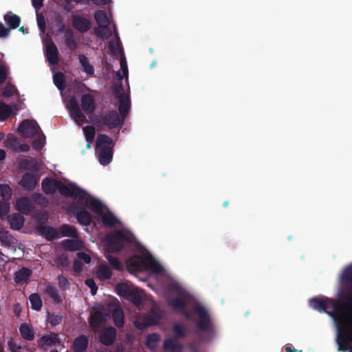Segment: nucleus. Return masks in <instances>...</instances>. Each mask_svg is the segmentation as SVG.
<instances>
[{
  "instance_id": "f257e3e1",
  "label": "nucleus",
  "mask_w": 352,
  "mask_h": 352,
  "mask_svg": "<svg viewBox=\"0 0 352 352\" xmlns=\"http://www.w3.org/2000/svg\"><path fill=\"white\" fill-rule=\"evenodd\" d=\"M342 288L339 297L343 301V310L339 309L338 302L335 299L327 297L313 298L309 300V305L314 309L324 312L332 317L336 322L349 320L351 327L339 330L337 336L338 350L352 352V264L346 266L340 274Z\"/></svg>"
},
{
  "instance_id": "f03ea898",
  "label": "nucleus",
  "mask_w": 352,
  "mask_h": 352,
  "mask_svg": "<svg viewBox=\"0 0 352 352\" xmlns=\"http://www.w3.org/2000/svg\"><path fill=\"white\" fill-rule=\"evenodd\" d=\"M80 107L74 97H71L67 105V108L70 113L71 117L78 125H82L87 122L84 111L86 114H92L96 109L95 98L90 94H84L80 100Z\"/></svg>"
},
{
  "instance_id": "7ed1b4c3",
  "label": "nucleus",
  "mask_w": 352,
  "mask_h": 352,
  "mask_svg": "<svg viewBox=\"0 0 352 352\" xmlns=\"http://www.w3.org/2000/svg\"><path fill=\"white\" fill-rule=\"evenodd\" d=\"M197 316L195 325L197 329L205 333L204 340H209L215 336L216 327L208 311L201 305H195L192 309Z\"/></svg>"
},
{
  "instance_id": "20e7f679",
  "label": "nucleus",
  "mask_w": 352,
  "mask_h": 352,
  "mask_svg": "<svg viewBox=\"0 0 352 352\" xmlns=\"http://www.w3.org/2000/svg\"><path fill=\"white\" fill-rule=\"evenodd\" d=\"M114 143L113 140L105 134H99L96 142V152L100 164L107 166L113 159Z\"/></svg>"
},
{
  "instance_id": "39448f33",
  "label": "nucleus",
  "mask_w": 352,
  "mask_h": 352,
  "mask_svg": "<svg viewBox=\"0 0 352 352\" xmlns=\"http://www.w3.org/2000/svg\"><path fill=\"white\" fill-rule=\"evenodd\" d=\"M42 190L46 195H53L58 190L60 195L71 197L74 195L75 191H78V186L75 184H70L68 186L62 182L49 177L43 179Z\"/></svg>"
},
{
  "instance_id": "423d86ee",
  "label": "nucleus",
  "mask_w": 352,
  "mask_h": 352,
  "mask_svg": "<svg viewBox=\"0 0 352 352\" xmlns=\"http://www.w3.org/2000/svg\"><path fill=\"white\" fill-rule=\"evenodd\" d=\"M126 265L130 271L139 272L146 269L151 272L159 273L162 271V266L152 256H133L126 261Z\"/></svg>"
},
{
  "instance_id": "0eeeda50",
  "label": "nucleus",
  "mask_w": 352,
  "mask_h": 352,
  "mask_svg": "<svg viewBox=\"0 0 352 352\" xmlns=\"http://www.w3.org/2000/svg\"><path fill=\"white\" fill-rule=\"evenodd\" d=\"M79 192L75 191L72 198L84 203V206L89 207L94 212L101 214L103 210V205L101 201L95 197L90 196L87 192L78 187Z\"/></svg>"
},
{
  "instance_id": "6e6552de",
  "label": "nucleus",
  "mask_w": 352,
  "mask_h": 352,
  "mask_svg": "<svg viewBox=\"0 0 352 352\" xmlns=\"http://www.w3.org/2000/svg\"><path fill=\"white\" fill-rule=\"evenodd\" d=\"M123 120L116 110H111L104 115L96 117L94 123L98 126H105L109 129H114L123 124Z\"/></svg>"
},
{
  "instance_id": "1a4fd4ad",
  "label": "nucleus",
  "mask_w": 352,
  "mask_h": 352,
  "mask_svg": "<svg viewBox=\"0 0 352 352\" xmlns=\"http://www.w3.org/2000/svg\"><path fill=\"white\" fill-rule=\"evenodd\" d=\"M107 248L111 253H117L122 250L124 243L129 242V236L122 230L107 236Z\"/></svg>"
},
{
  "instance_id": "9d476101",
  "label": "nucleus",
  "mask_w": 352,
  "mask_h": 352,
  "mask_svg": "<svg viewBox=\"0 0 352 352\" xmlns=\"http://www.w3.org/2000/svg\"><path fill=\"white\" fill-rule=\"evenodd\" d=\"M116 289L119 296L131 302L134 305L139 306L142 303V298L137 288L131 287L125 283H119L116 285Z\"/></svg>"
},
{
  "instance_id": "9b49d317",
  "label": "nucleus",
  "mask_w": 352,
  "mask_h": 352,
  "mask_svg": "<svg viewBox=\"0 0 352 352\" xmlns=\"http://www.w3.org/2000/svg\"><path fill=\"white\" fill-rule=\"evenodd\" d=\"M68 210L76 217L80 224L89 226L91 223V214L86 210L83 202L78 200L74 201L69 206Z\"/></svg>"
},
{
  "instance_id": "f8f14e48",
  "label": "nucleus",
  "mask_w": 352,
  "mask_h": 352,
  "mask_svg": "<svg viewBox=\"0 0 352 352\" xmlns=\"http://www.w3.org/2000/svg\"><path fill=\"white\" fill-rule=\"evenodd\" d=\"M21 135L25 138H32L39 134L41 129L36 120H24L18 128Z\"/></svg>"
},
{
  "instance_id": "ddd939ff",
  "label": "nucleus",
  "mask_w": 352,
  "mask_h": 352,
  "mask_svg": "<svg viewBox=\"0 0 352 352\" xmlns=\"http://www.w3.org/2000/svg\"><path fill=\"white\" fill-rule=\"evenodd\" d=\"M168 304L175 311L182 314L188 320H191L192 317L187 310V296L182 294L180 298H173L168 301Z\"/></svg>"
},
{
  "instance_id": "4468645a",
  "label": "nucleus",
  "mask_w": 352,
  "mask_h": 352,
  "mask_svg": "<svg viewBox=\"0 0 352 352\" xmlns=\"http://www.w3.org/2000/svg\"><path fill=\"white\" fill-rule=\"evenodd\" d=\"M72 23L73 28L80 33H85L88 32L91 26V21L88 16L83 14L72 15Z\"/></svg>"
},
{
  "instance_id": "2eb2a0df",
  "label": "nucleus",
  "mask_w": 352,
  "mask_h": 352,
  "mask_svg": "<svg viewBox=\"0 0 352 352\" xmlns=\"http://www.w3.org/2000/svg\"><path fill=\"white\" fill-rule=\"evenodd\" d=\"M117 332L114 327H108L102 329L99 334V341L104 346L112 345L116 340Z\"/></svg>"
},
{
  "instance_id": "dca6fc26",
  "label": "nucleus",
  "mask_w": 352,
  "mask_h": 352,
  "mask_svg": "<svg viewBox=\"0 0 352 352\" xmlns=\"http://www.w3.org/2000/svg\"><path fill=\"white\" fill-rule=\"evenodd\" d=\"M39 178L32 173H25L23 174L19 184L26 190L32 191L37 186Z\"/></svg>"
},
{
  "instance_id": "f3484780",
  "label": "nucleus",
  "mask_w": 352,
  "mask_h": 352,
  "mask_svg": "<svg viewBox=\"0 0 352 352\" xmlns=\"http://www.w3.org/2000/svg\"><path fill=\"white\" fill-rule=\"evenodd\" d=\"M39 348L45 349L52 345L60 344V339L58 333L50 332L49 335L42 336L37 341Z\"/></svg>"
},
{
  "instance_id": "a211bd4d",
  "label": "nucleus",
  "mask_w": 352,
  "mask_h": 352,
  "mask_svg": "<svg viewBox=\"0 0 352 352\" xmlns=\"http://www.w3.org/2000/svg\"><path fill=\"white\" fill-rule=\"evenodd\" d=\"M88 336L84 334H81L74 340L71 345V350L73 352H86L88 349Z\"/></svg>"
},
{
  "instance_id": "6ab92c4d",
  "label": "nucleus",
  "mask_w": 352,
  "mask_h": 352,
  "mask_svg": "<svg viewBox=\"0 0 352 352\" xmlns=\"http://www.w3.org/2000/svg\"><path fill=\"white\" fill-rule=\"evenodd\" d=\"M105 321L106 314L103 311L98 310L91 314L89 322L90 327L96 332L99 330Z\"/></svg>"
},
{
  "instance_id": "aec40b11",
  "label": "nucleus",
  "mask_w": 352,
  "mask_h": 352,
  "mask_svg": "<svg viewBox=\"0 0 352 352\" xmlns=\"http://www.w3.org/2000/svg\"><path fill=\"white\" fill-rule=\"evenodd\" d=\"M131 108V101L129 96L124 94H120L119 96L118 111L119 116L124 120L128 116Z\"/></svg>"
},
{
  "instance_id": "412c9836",
  "label": "nucleus",
  "mask_w": 352,
  "mask_h": 352,
  "mask_svg": "<svg viewBox=\"0 0 352 352\" xmlns=\"http://www.w3.org/2000/svg\"><path fill=\"white\" fill-rule=\"evenodd\" d=\"M46 58L49 63L52 65H56L59 62L58 48L53 42L46 47Z\"/></svg>"
},
{
  "instance_id": "4be33fe9",
  "label": "nucleus",
  "mask_w": 352,
  "mask_h": 352,
  "mask_svg": "<svg viewBox=\"0 0 352 352\" xmlns=\"http://www.w3.org/2000/svg\"><path fill=\"white\" fill-rule=\"evenodd\" d=\"M16 209L25 214H29L33 210V206L28 197L18 199L16 202Z\"/></svg>"
},
{
  "instance_id": "5701e85b",
  "label": "nucleus",
  "mask_w": 352,
  "mask_h": 352,
  "mask_svg": "<svg viewBox=\"0 0 352 352\" xmlns=\"http://www.w3.org/2000/svg\"><path fill=\"white\" fill-rule=\"evenodd\" d=\"M32 275V270L23 267L14 273V281L17 284L27 283L30 276Z\"/></svg>"
},
{
  "instance_id": "b1692460",
  "label": "nucleus",
  "mask_w": 352,
  "mask_h": 352,
  "mask_svg": "<svg viewBox=\"0 0 352 352\" xmlns=\"http://www.w3.org/2000/svg\"><path fill=\"white\" fill-rule=\"evenodd\" d=\"M8 221L12 230H19L23 226L25 219L21 214L14 213L8 217Z\"/></svg>"
},
{
  "instance_id": "393cba45",
  "label": "nucleus",
  "mask_w": 352,
  "mask_h": 352,
  "mask_svg": "<svg viewBox=\"0 0 352 352\" xmlns=\"http://www.w3.org/2000/svg\"><path fill=\"white\" fill-rule=\"evenodd\" d=\"M94 19L100 28L107 29L110 25V21L104 10H96L94 13Z\"/></svg>"
},
{
  "instance_id": "a878e982",
  "label": "nucleus",
  "mask_w": 352,
  "mask_h": 352,
  "mask_svg": "<svg viewBox=\"0 0 352 352\" xmlns=\"http://www.w3.org/2000/svg\"><path fill=\"white\" fill-rule=\"evenodd\" d=\"M19 332L21 337L27 341H32L34 339V332L32 326L26 322L22 323L19 327Z\"/></svg>"
},
{
  "instance_id": "bb28decb",
  "label": "nucleus",
  "mask_w": 352,
  "mask_h": 352,
  "mask_svg": "<svg viewBox=\"0 0 352 352\" xmlns=\"http://www.w3.org/2000/svg\"><path fill=\"white\" fill-rule=\"evenodd\" d=\"M65 43L72 51L78 47V41L75 39L74 32L71 28H67L65 32Z\"/></svg>"
},
{
  "instance_id": "cd10ccee",
  "label": "nucleus",
  "mask_w": 352,
  "mask_h": 352,
  "mask_svg": "<svg viewBox=\"0 0 352 352\" xmlns=\"http://www.w3.org/2000/svg\"><path fill=\"white\" fill-rule=\"evenodd\" d=\"M4 21L8 25L9 29H16L19 26L21 23L20 17L13 14L12 12H8L3 16Z\"/></svg>"
},
{
  "instance_id": "c85d7f7f",
  "label": "nucleus",
  "mask_w": 352,
  "mask_h": 352,
  "mask_svg": "<svg viewBox=\"0 0 352 352\" xmlns=\"http://www.w3.org/2000/svg\"><path fill=\"white\" fill-rule=\"evenodd\" d=\"M38 232L43 235L48 241L53 240L57 237L56 230L48 226H40L38 228Z\"/></svg>"
},
{
  "instance_id": "c756f323",
  "label": "nucleus",
  "mask_w": 352,
  "mask_h": 352,
  "mask_svg": "<svg viewBox=\"0 0 352 352\" xmlns=\"http://www.w3.org/2000/svg\"><path fill=\"white\" fill-rule=\"evenodd\" d=\"M45 292L55 304H60L62 302L58 291L54 285L48 283L46 286Z\"/></svg>"
},
{
  "instance_id": "7c9ffc66",
  "label": "nucleus",
  "mask_w": 352,
  "mask_h": 352,
  "mask_svg": "<svg viewBox=\"0 0 352 352\" xmlns=\"http://www.w3.org/2000/svg\"><path fill=\"white\" fill-rule=\"evenodd\" d=\"M78 59L83 72L89 76H94V68L93 65L89 63L88 58L84 54H79Z\"/></svg>"
},
{
  "instance_id": "2f4dec72",
  "label": "nucleus",
  "mask_w": 352,
  "mask_h": 352,
  "mask_svg": "<svg viewBox=\"0 0 352 352\" xmlns=\"http://www.w3.org/2000/svg\"><path fill=\"white\" fill-rule=\"evenodd\" d=\"M112 318L114 322V324L120 328L123 327L124 320V313L123 311L119 308L116 307L113 309L112 312Z\"/></svg>"
},
{
  "instance_id": "473e14b6",
  "label": "nucleus",
  "mask_w": 352,
  "mask_h": 352,
  "mask_svg": "<svg viewBox=\"0 0 352 352\" xmlns=\"http://www.w3.org/2000/svg\"><path fill=\"white\" fill-rule=\"evenodd\" d=\"M53 81L56 87L63 91L66 87V80L64 74L61 72H56L53 76Z\"/></svg>"
},
{
  "instance_id": "72a5a7b5",
  "label": "nucleus",
  "mask_w": 352,
  "mask_h": 352,
  "mask_svg": "<svg viewBox=\"0 0 352 352\" xmlns=\"http://www.w3.org/2000/svg\"><path fill=\"white\" fill-rule=\"evenodd\" d=\"M163 349L165 351H177L182 350V346L172 338L165 339L163 343Z\"/></svg>"
},
{
  "instance_id": "f704fd0d",
  "label": "nucleus",
  "mask_w": 352,
  "mask_h": 352,
  "mask_svg": "<svg viewBox=\"0 0 352 352\" xmlns=\"http://www.w3.org/2000/svg\"><path fill=\"white\" fill-rule=\"evenodd\" d=\"M101 219L104 226L113 227L115 226L118 222V219L111 213H102Z\"/></svg>"
},
{
  "instance_id": "c9c22d12",
  "label": "nucleus",
  "mask_w": 352,
  "mask_h": 352,
  "mask_svg": "<svg viewBox=\"0 0 352 352\" xmlns=\"http://www.w3.org/2000/svg\"><path fill=\"white\" fill-rule=\"evenodd\" d=\"M29 300L31 304V308L33 310H35L37 311H41V309L42 308L43 302H42V300L38 294H37V293L32 294L29 296Z\"/></svg>"
},
{
  "instance_id": "e433bc0d",
  "label": "nucleus",
  "mask_w": 352,
  "mask_h": 352,
  "mask_svg": "<svg viewBox=\"0 0 352 352\" xmlns=\"http://www.w3.org/2000/svg\"><path fill=\"white\" fill-rule=\"evenodd\" d=\"M61 234L63 236H68L72 238H76L78 236V232L76 229L70 225L63 224L60 228Z\"/></svg>"
},
{
  "instance_id": "4c0bfd02",
  "label": "nucleus",
  "mask_w": 352,
  "mask_h": 352,
  "mask_svg": "<svg viewBox=\"0 0 352 352\" xmlns=\"http://www.w3.org/2000/svg\"><path fill=\"white\" fill-rule=\"evenodd\" d=\"M54 262L56 267L59 269L68 267L69 265V256L66 253H63L56 256L54 259Z\"/></svg>"
},
{
  "instance_id": "58836bf2",
  "label": "nucleus",
  "mask_w": 352,
  "mask_h": 352,
  "mask_svg": "<svg viewBox=\"0 0 352 352\" xmlns=\"http://www.w3.org/2000/svg\"><path fill=\"white\" fill-rule=\"evenodd\" d=\"M108 47L113 55L122 53V49L120 48V41L118 36H116V40H111L109 42Z\"/></svg>"
},
{
  "instance_id": "ea45409f",
  "label": "nucleus",
  "mask_w": 352,
  "mask_h": 352,
  "mask_svg": "<svg viewBox=\"0 0 352 352\" xmlns=\"http://www.w3.org/2000/svg\"><path fill=\"white\" fill-rule=\"evenodd\" d=\"M21 166L25 169H33L38 170L39 164L36 160L34 158L25 159L21 161Z\"/></svg>"
},
{
  "instance_id": "a19ab883",
  "label": "nucleus",
  "mask_w": 352,
  "mask_h": 352,
  "mask_svg": "<svg viewBox=\"0 0 352 352\" xmlns=\"http://www.w3.org/2000/svg\"><path fill=\"white\" fill-rule=\"evenodd\" d=\"M12 113V109L10 107L0 101V120H5L10 117Z\"/></svg>"
},
{
  "instance_id": "79ce46f5",
  "label": "nucleus",
  "mask_w": 352,
  "mask_h": 352,
  "mask_svg": "<svg viewBox=\"0 0 352 352\" xmlns=\"http://www.w3.org/2000/svg\"><path fill=\"white\" fill-rule=\"evenodd\" d=\"M82 131L87 142L92 143L96 135L95 128L93 126H86L82 128Z\"/></svg>"
},
{
  "instance_id": "37998d69",
  "label": "nucleus",
  "mask_w": 352,
  "mask_h": 352,
  "mask_svg": "<svg viewBox=\"0 0 352 352\" xmlns=\"http://www.w3.org/2000/svg\"><path fill=\"white\" fill-rule=\"evenodd\" d=\"M97 273L98 276L103 279H109L112 276V272L107 265H101Z\"/></svg>"
},
{
  "instance_id": "c03bdc74",
  "label": "nucleus",
  "mask_w": 352,
  "mask_h": 352,
  "mask_svg": "<svg viewBox=\"0 0 352 352\" xmlns=\"http://www.w3.org/2000/svg\"><path fill=\"white\" fill-rule=\"evenodd\" d=\"M160 340V336L157 333H151L148 335L146 342V346L151 349H154Z\"/></svg>"
},
{
  "instance_id": "a18cd8bd",
  "label": "nucleus",
  "mask_w": 352,
  "mask_h": 352,
  "mask_svg": "<svg viewBox=\"0 0 352 352\" xmlns=\"http://www.w3.org/2000/svg\"><path fill=\"white\" fill-rule=\"evenodd\" d=\"M63 316L60 314H55L54 313H47V321L52 327H55L62 322Z\"/></svg>"
},
{
  "instance_id": "49530a36",
  "label": "nucleus",
  "mask_w": 352,
  "mask_h": 352,
  "mask_svg": "<svg viewBox=\"0 0 352 352\" xmlns=\"http://www.w3.org/2000/svg\"><path fill=\"white\" fill-rule=\"evenodd\" d=\"M173 331L176 338H182L185 337L186 335L185 327L178 323H176L173 325Z\"/></svg>"
},
{
  "instance_id": "de8ad7c7",
  "label": "nucleus",
  "mask_w": 352,
  "mask_h": 352,
  "mask_svg": "<svg viewBox=\"0 0 352 352\" xmlns=\"http://www.w3.org/2000/svg\"><path fill=\"white\" fill-rule=\"evenodd\" d=\"M12 195V190L10 186L7 184H0V196L2 199L7 201L10 199Z\"/></svg>"
},
{
  "instance_id": "09e8293b",
  "label": "nucleus",
  "mask_w": 352,
  "mask_h": 352,
  "mask_svg": "<svg viewBox=\"0 0 352 352\" xmlns=\"http://www.w3.org/2000/svg\"><path fill=\"white\" fill-rule=\"evenodd\" d=\"M63 247L65 250L74 251L79 249L80 245L77 241L67 239L63 241Z\"/></svg>"
},
{
  "instance_id": "8fccbe9b",
  "label": "nucleus",
  "mask_w": 352,
  "mask_h": 352,
  "mask_svg": "<svg viewBox=\"0 0 352 352\" xmlns=\"http://www.w3.org/2000/svg\"><path fill=\"white\" fill-rule=\"evenodd\" d=\"M11 239L12 236L8 231L4 230L3 229L0 230V242L3 245L10 246L12 243Z\"/></svg>"
},
{
  "instance_id": "3c124183",
  "label": "nucleus",
  "mask_w": 352,
  "mask_h": 352,
  "mask_svg": "<svg viewBox=\"0 0 352 352\" xmlns=\"http://www.w3.org/2000/svg\"><path fill=\"white\" fill-rule=\"evenodd\" d=\"M144 318L147 322L146 325H148L149 327L156 324L160 319L159 316L153 309L151 310L149 314L145 316Z\"/></svg>"
},
{
  "instance_id": "603ef678",
  "label": "nucleus",
  "mask_w": 352,
  "mask_h": 352,
  "mask_svg": "<svg viewBox=\"0 0 352 352\" xmlns=\"http://www.w3.org/2000/svg\"><path fill=\"white\" fill-rule=\"evenodd\" d=\"M59 287L63 290L69 289L70 287V283L68 279L63 275L60 274L57 277Z\"/></svg>"
},
{
  "instance_id": "864d4df0",
  "label": "nucleus",
  "mask_w": 352,
  "mask_h": 352,
  "mask_svg": "<svg viewBox=\"0 0 352 352\" xmlns=\"http://www.w3.org/2000/svg\"><path fill=\"white\" fill-rule=\"evenodd\" d=\"M109 265L115 270H119L121 269V263L119 259L116 257L112 256L111 255H107L106 256Z\"/></svg>"
},
{
  "instance_id": "5fc2aeb1",
  "label": "nucleus",
  "mask_w": 352,
  "mask_h": 352,
  "mask_svg": "<svg viewBox=\"0 0 352 352\" xmlns=\"http://www.w3.org/2000/svg\"><path fill=\"white\" fill-rule=\"evenodd\" d=\"M36 19L38 27L41 33H45L46 30V23L45 17L42 14L37 13L36 14Z\"/></svg>"
},
{
  "instance_id": "6e6d98bb",
  "label": "nucleus",
  "mask_w": 352,
  "mask_h": 352,
  "mask_svg": "<svg viewBox=\"0 0 352 352\" xmlns=\"http://www.w3.org/2000/svg\"><path fill=\"white\" fill-rule=\"evenodd\" d=\"M134 324L138 329L140 330H144L146 327H149L148 325H146L147 324V322L144 316L143 318H139L136 319L135 321L134 322Z\"/></svg>"
},
{
  "instance_id": "4d7b16f0",
  "label": "nucleus",
  "mask_w": 352,
  "mask_h": 352,
  "mask_svg": "<svg viewBox=\"0 0 352 352\" xmlns=\"http://www.w3.org/2000/svg\"><path fill=\"white\" fill-rule=\"evenodd\" d=\"M85 285L91 289L92 295H95L97 292L98 287L93 278H88L85 280Z\"/></svg>"
},
{
  "instance_id": "13d9d810",
  "label": "nucleus",
  "mask_w": 352,
  "mask_h": 352,
  "mask_svg": "<svg viewBox=\"0 0 352 352\" xmlns=\"http://www.w3.org/2000/svg\"><path fill=\"white\" fill-rule=\"evenodd\" d=\"M8 69L6 66L0 65V85L3 83L8 76Z\"/></svg>"
},
{
  "instance_id": "bf43d9fd",
  "label": "nucleus",
  "mask_w": 352,
  "mask_h": 352,
  "mask_svg": "<svg viewBox=\"0 0 352 352\" xmlns=\"http://www.w3.org/2000/svg\"><path fill=\"white\" fill-rule=\"evenodd\" d=\"M77 256L79 259L83 261L85 263H89L91 261V257L85 252H78Z\"/></svg>"
},
{
  "instance_id": "052dcab7",
  "label": "nucleus",
  "mask_w": 352,
  "mask_h": 352,
  "mask_svg": "<svg viewBox=\"0 0 352 352\" xmlns=\"http://www.w3.org/2000/svg\"><path fill=\"white\" fill-rule=\"evenodd\" d=\"M9 34V29L6 28L4 25L0 22V38L7 37Z\"/></svg>"
},
{
  "instance_id": "680f3d73",
  "label": "nucleus",
  "mask_w": 352,
  "mask_h": 352,
  "mask_svg": "<svg viewBox=\"0 0 352 352\" xmlns=\"http://www.w3.org/2000/svg\"><path fill=\"white\" fill-rule=\"evenodd\" d=\"M120 69H122V71L124 75L128 74V68H127L126 61L124 57H122L120 59Z\"/></svg>"
},
{
  "instance_id": "e2e57ef3",
  "label": "nucleus",
  "mask_w": 352,
  "mask_h": 352,
  "mask_svg": "<svg viewBox=\"0 0 352 352\" xmlns=\"http://www.w3.org/2000/svg\"><path fill=\"white\" fill-rule=\"evenodd\" d=\"M44 0H32V6L38 12L43 6Z\"/></svg>"
},
{
  "instance_id": "0e129e2a",
  "label": "nucleus",
  "mask_w": 352,
  "mask_h": 352,
  "mask_svg": "<svg viewBox=\"0 0 352 352\" xmlns=\"http://www.w3.org/2000/svg\"><path fill=\"white\" fill-rule=\"evenodd\" d=\"M22 311V307L20 303H15L13 306V312L16 317H19Z\"/></svg>"
},
{
  "instance_id": "69168bd1",
  "label": "nucleus",
  "mask_w": 352,
  "mask_h": 352,
  "mask_svg": "<svg viewBox=\"0 0 352 352\" xmlns=\"http://www.w3.org/2000/svg\"><path fill=\"white\" fill-rule=\"evenodd\" d=\"M9 209L8 204L6 202L0 203V216L6 214Z\"/></svg>"
},
{
  "instance_id": "338daca9",
  "label": "nucleus",
  "mask_w": 352,
  "mask_h": 352,
  "mask_svg": "<svg viewBox=\"0 0 352 352\" xmlns=\"http://www.w3.org/2000/svg\"><path fill=\"white\" fill-rule=\"evenodd\" d=\"M13 87L6 86L3 91V94L5 96L9 97L13 95Z\"/></svg>"
},
{
  "instance_id": "774afa93",
  "label": "nucleus",
  "mask_w": 352,
  "mask_h": 352,
  "mask_svg": "<svg viewBox=\"0 0 352 352\" xmlns=\"http://www.w3.org/2000/svg\"><path fill=\"white\" fill-rule=\"evenodd\" d=\"M113 92L115 93L116 96L119 98V96L120 94H124L123 92V87L122 84H120L118 85H116L113 89Z\"/></svg>"
}]
</instances>
